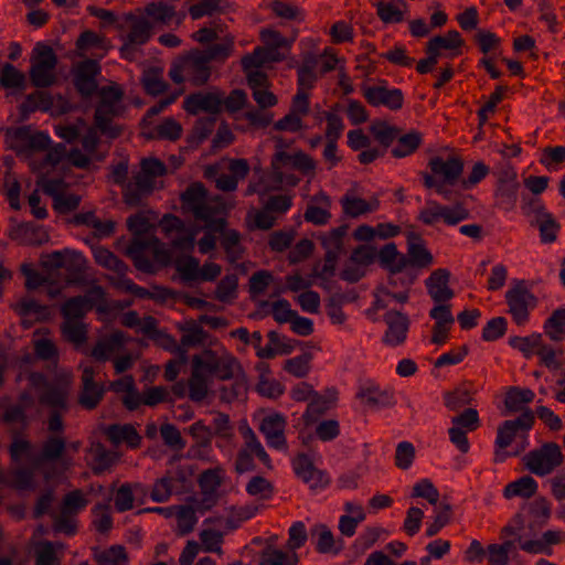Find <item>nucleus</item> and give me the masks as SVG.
<instances>
[{
	"label": "nucleus",
	"mask_w": 565,
	"mask_h": 565,
	"mask_svg": "<svg viewBox=\"0 0 565 565\" xmlns=\"http://www.w3.org/2000/svg\"><path fill=\"white\" fill-rule=\"evenodd\" d=\"M273 169L282 172L284 175H295L291 170H298L305 175H313L315 160L302 151L287 152L277 150L270 163Z\"/></svg>",
	"instance_id": "obj_19"
},
{
	"label": "nucleus",
	"mask_w": 565,
	"mask_h": 565,
	"mask_svg": "<svg viewBox=\"0 0 565 565\" xmlns=\"http://www.w3.org/2000/svg\"><path fill=\"white\" fill-rule=\"evenodd\" d=\"M94 557L99 565H128L126 551L120 545H113L106 550H96Z\"/></svg>",
	"instance_id": "obj_57"
},
{
	"label": "nucleus",
	"mask_w": 565,
	"mask_h": 565,
	"mask_svg": "<svg viewBox=\"0 0 565 565\" xmlns=\"http://www.w3.org/2000/svg\"><path fill=\"white\" fill-rule=\"evenodd\" d=\"M216 54V52L212 54L198 52L175 62L169 71L170 78L177 84L183 82H191L193 85L204 84L211 74L210 62Z\"/></svg>",
	"instance_id": "obj_5"
},
{
	"label": "nucleus",
	"mask_w": 565,
	"mask_h": 565,
	"mask_svg": "<svg viewBox=\"0 0 565 565\" xmlns=\"http://www.w3.org/2000/svg\"><path fill=\"white\" fill-rule=\"evenodd\" d=\"M156 178L151 174L146 173L145 171H140L136 177L134 182L127 184L124 196L126 203L130 205H137L140 203L141 199L149 194L156 186Z\"/></svg>",
	"instance_id": "obj_39"
},
{
	"label": "nucleus",
	"mask_w": 565,
	"mask_h": 565,
	"mask_svg": "<svg viewBox=\"0 0 565 565\" xmlns=\"http://www.w3.org/2000/svg\"><path fill=\"white\" fill-rule=\"evenodd\" d=\"M11 237L20 244L25 245H41L49 239V235L44 228L32 223H23L14 226L11 230Z\"/></svg>",
	"instance_id": "obj_41"
},
{
	"label": "nucleus",
	"mask_w": 565,
	"mask_h": 565,
	"mask_svg": "<svg viewBox=\"0 0 565 565\" xmlns=\"http://www.w3.org/2000/svg\"><path fill=\"white\" fill-rule=\"evenodd\" d=\"M183 487V479L178 473H167L153 484L151 499L154 502H166Z\"/></svg>",
	"instance_id": "obj_43"
},
{
	"label": "nucleus",
	"mask_w": 565,
	"mask_h": 565,
	"mask_svg": "<svg viewBox=\"0 0 565 565\" xmlns=\"http://www.w3.org/2000/svg\"><path fill=\"white\" fill-rule=\"evenodd\" d=\"M138 492H141V486L136 484H129L125 483L122 484L115 493L114 497V503L115 508L119 512H125L134 507L135 497Z\"/></svg>",
	"instance_id": "obj_60"
},
{
	"label": "nucleus",
	"mask_w": 565,
	"mask_h": 565,
	"mask_svg": "<svg viewBox=\"0 0 565 565\" xmlns=\"http://www.w3.org/2000/svg\"><path fill=\"white\" fill-rule=\"evenodd\" d=\"M311 540L316 550L322 554H337L342 550L341 541H337L331 530L324 524H316L311 530Z\"/></svg>",
	"instance_id": "obj_42"
},
{
	"label": "nucleus",
	"mask_w": 565,
	"mask_h": 565,
	"mask_svg": "<svg viewBox=\"0 0 565 565\" xmlns=\"http://www.w3.org/2000/svg\"><path fill=\"white\" fill-rule=\"evenodd\" d=\"M110 47V42L105 36L93 31L83 32L76 41L79 56L90 52L94 56L103 58Z\"/></svg>",
	"instance_id": "obj_38"
},
{
	"label": "nucleus",
	"mask_w": 565,
	"mask_h": 565,
	"mask_svg": "<svg viewBox=\"0 0 565 565\" xmlns=\"http://www.w3.org/2000/svg\"><path fill=\"white\" fill-rule=\"evenodd\" d=\"M356 397L361 399L363 404L372 408L390 406L393 399L392 394L382 390L377 384L371 381L360 386Z\"/></svg>",
	"instance_id": "obj_40"
},
{
	"label": "nucleus",
	"mask_w": 565,
	"mask_h": 565,
	"mask_svg": "<svg viewBox=\"0 0 565 565\" xmlns=\"http://www.w3.org/2000/svg\"><path fill=\"white\" fill-rule=\"evenodd\" d=\"M47 334L49 331L46 329L38 330L33 334L34 351L41 360H52L57 355V349Z\"/></svg>",
	"instance_id": "obj_56"
},
{
	"label": "nucleus",
	"mask_w": 565,
	"mask_h": 565,
	"mask_svg": "<svg viewBox=\"0 0 565 565\" xmlns=\"http://www.w3.org/2000/svg\"><path fill=\"white\" fill-rule=\"evenodd\" d=\"M377 252L370 245H361L353 249L341 277L350 282H355L365 276L367 267L375 262Z\"/></svg>",
	"instance_id": "obj_21"
},
{
	"label": "nucleus",
	"mask_w": 565,
	"mask_h": 565,
	"mask_svg": "<svg viewBox=\"0 0 565 565\" xmlns=\"http://www.w3.org/2000/svg\"><path fill=\"white\" fill-rule=\"evenodd\" d=\"M563 460L564 455L556 443H545L523 457L525 468L539 477L551 475L563 463Z\"/></svg>",
	"instance_id": "obj_11"
},
{
	"label": "nucleus",
	"mask_w": 565,
	"mask_h": 565,
	"mask_svg": "<svg viewBox=\"0 0 565 565\" xmlns=\"http://www.w3.org/2000/svg\"><path fill=\"white\" fill-rule=\"evenodd\" d=\"M89 154L78 149L67 151L64 145L57 143L43 158L32 159L30 166L39 174L65 177L72 167L86 168L90 162Z\"/></svg>",
	"instance_id": "obj_4"
},
{
	"label": "nucleus",
	"mask_w": 565,
	"mask_h": 565,
	"mask_svg": "<svg viewBox=\"0 0 565 565\" xmlns=\"http://www.w3.org/2000/svg\"><path fill=\"white\" fill-rule=\"evenodd\" d=\"M193 356L199 360V363L212 380L215 377L225 381L242 373L238 361L226 350H205Z\"/></svg>",
	"instance_id": "obj_9"
},
{
	"label": "nucleus",
	"mask_w": 565,
	"mask_h": 565,
	"mask_svg": "<svg viewBox=\"0 0 565 565\" xmlns=\"http://www.w3.org/2000/svg\"><path fill=\"white\" fill-rule=\"evenodd\" d=\"M223 97L216 92H200L188 96L183 100V108L191 115L201 111L215 115L221 111Z\"/></svg>",
	"instance_id": "obj_28"
},
{
	"label": "nucleus",
	"mask_w": 565,
	"mask_h": 565,
	"mask_svg": "<svg viewBox=\"0 0 565 565\" xmlns=\"http://www.w3.org/2000/svg\"><path fill=\"white\" fill-rule=\"evenodd\" d=\"M127 254L138 270L148 274L156 270L153 262L147 256L148 254L153 255L154 259L160 263L168 262L170 257L164 244L156 236L134 237L127 248Z\"/></svg>",
	"instance_id": "obj_6"
},
{
	"label": "nucleus",
	"mask_w": 565,
	"mask_h": 565,
	"mask_svg": "<svg viewBox=\"0 0 565 565\" xmlns=\"http://www.w3.org/2000/svg\"><path fill=\"white\" fill-rule=\"evenodd\" d=\"M296 552L282 551L273 545L266 546L259 556V565H297Z\"/></svg>",
	"instance_id": "obj_47"
},
{
	"label": "nucleus",
	"mask_w": 565,
	"mask_h": 565,
	"mask_svg": "<svg viewBox=\"0 0 565 565\" xmlns=\"http://www.w3.org/2000/svg\"><path fill=\"white\" fill-rule=\"evenodd\" d=\"M82 370L83 391L79 403L84 407L90 409L94 408L102 399L104 387L102 384L94 381L96 371L92 365H82Z\"/></svg>",
	"instance_id": "obj_35"
},
{
	"label": "nucleus",
	"mask_w": 565,
	"mask_h": 565,
	"mask_svg": "<svg viewBox=\"0 0 565 565\" xmlns=\"http://www.w3.org/2000/svg\"><path fill=\"white\" fill-rule=\"evenodd\" d=\"M450 273L445 268L434 270L426 279L428 295L436 303L448 302L454 297L449 287Z\"/></svg>",
	"instance_id": "obj_33"
},
{
	"label": "nucleus",
	"mask_w": 565,
	"mask_h": 565,
	"mask_svg": "<svg viewBox=\"0 0 565 565\" xmlns=\"http://www.w3.org/2000/svg\"><path fill=\"white\" fill-rule=\"evenodd\" d=\"M376 7L380 19L385 23H398L404 19L406 6L402 0H381Z\"/></svg>",
	"instance_id": "obj_50"
},
{
	"label": "nucleus",
	"mask_w": 565,
	"mask_h": 565,
	"mask_svg": "<svg viewBox=\"0 0 565 565\" xmlns=\"http://www.w3.org/2000/svg\"><path fill=\"white\" fill-rule=\"evenodd\" d=\"M223 469L217 467L202 472L199 479L201 499L198 500V509L205 512L214 507L218 499V489L222 484Z\"/></svg>",
	"instance_id": "obj_24"
},
{
	"label": "nucleus",
	"mask_w": 565,
	"mask_h": 565,
	"mask_svg": "<svg viewBox=\"0 0 565 565\" xmlns=\"http://www.w3.org/2000/svg\"><path fill=\"white\" fill-rule=\"evenodd\" d=\"M120 111V89L114 86L104 87L100 92V102L95 111L96 127H88L86 125L82 134V146L85 152H95L99 142L97 130L109 138H116L119 136L120 129L117 126L111 125V120L114 117L118 116Z\"/></svg>",
	"instance_id": "obj_1"
},
{
	"label": "nucleus",
	"mask_w": 565,
	"mask_h": 565,
	"mask_svg": "<svg viewBox=\"0 0 565 565\" xmlns=\"http://www.w3.org/2000/svg\"><path fill=\"white\" fill-rule=\"evenodd\" d=\"M414 282V276L409 273L392 274L387 284L375 291L374 306L377 309L386 308L391 301L405 303L409 298V288Z\"/></svg>",
	"instance_id": "obj_14"
},
{
	"label": "nucleus",
	"mask_w": 565,
	"mask_h": 565,
	"mask_svg": "<svg viewBox=\"0 0 565 565\" xmlns=\"http://www.w3.org/2000/svg\"><path fill=\"white\" fill-rule=\"evenodd\" d=\"M521 209L530 223L537 227L543 244H552L557 239L561 225L540 199H524Z\"/></svg>",
	"instance_id": "obj_8"
},
{
	"label": "nucleus",
	"mask_w": 565,
	"mask_h": 565,
	"mask_svg": "<svg viewBox=\"0 0 565 565\" xmlns=\"http://www.w3.org/2000/svg\"><path fill=\"white\" fill-rule=\"evenodd\" d=\"M363 96L372 106H384L391 110L402 108L404 97L398 88H388L386 85L364 86Z\"/></svg>",
	"instance_id": "obj_26"
},
{
	"label": "nucleus",
	"mask_w": 565,
	"mask_h": 565,
	"mask_svg": "<svg viewBox=\"0 0 565 565\" xmlns=\"http://www.w3.org/2000/svg\"><path fill=\"white\" fill-rule=\"evenodd\" d=\"M160 227L172 238V243L177 248L184 250L193 249L199 233L198 228L185 230L183 222L171 214H166L161 218Z\"/></svg>",
	"instance_id": "obj_22"
},
{
	"label": "nucleus",
	"mask_w": 565,
	"mask_h": 565,
	"mask_svg": "<svg viewBox=\"0 0 565 565\" xmlns=\"http://www.w3.org/2000/svg\"><path fill=\"white\" fill-rule=\"evenodd\" d=\"M505 300L509 313L516 324L523 326L529 320V313L536 307V297L526 288L523 281H516L507 292Z\"/></svg>",
	"instance_id": "obj_17"
},
{
	"label": "nucleus",
	"mask_w": 565,
	"mask_h": 565,
	"mask_svg": "<svg viewBox=\"0 0 565 565\" xmlns=\"http://www.w3.org/2000/svg\"><path fill=\"white\" fill-rule=\"evenodd\" d=\"M241 433L244 438V446L241 449L255 455L266 467L270 468L271 460L253 429L245 426L241 428Z\"/></svg>",
	"instance_id": "obj_53"
},
{
	"label": "nucleus",
	"mask_w": 565,
	"mask_h": 565,
	"mask_svg": "<svg viewBox=\"0 0 565 565\" xmlns=\"http://www.w3.org/2000/svg\"><path fill=\"white\" fill-rule=\"evenodd\" d=\"M38 184L53 198L54 207L61 213L75 210L81 202L79 195L66 191L67 183L60 175L39 174Z\"/></svg>",
	"instance_id": "obj_16"
},
{
	"label": "nucleus",
	"mask_w": 565,
	"mask_h": 565,
	"mask_svg": "<svg viewBox=\"0 0 565 565\" xmlns=\"http://www.w3.org/2000/svg\"><path fill=\"white\" fill-rule=\"evenodd\" d=\"M429 168L433 172L430 177L437 178L440 182L455 184L463 171V162L457 157H435L430 159Z\"/></svg>",
	"instance_id": "obj_30"
},
{
	"label": "nucleus",
	"mask_w": 565,
	"mask_h": 565,
	"mask_svg": "<svg viewBox=\"0 0 565 565\" xmlns=\"http://www.w3.org/2000/svg\"><path fill=\"white\" fill-rule=\"evenodd\" d=\"M152 25L143 17H131L128 19V30L122 40L141 46L146 44L151 36Z\"/></svg>",
	"instance_id": "obj_44"
},
{
	"label": "nucleus",
	"mask_w": 565,
	"mask_h": 565,
	"mask_svg": "<svg viewBox=\"0 0 565 565\" xmlns=\"http://www.w3.org/2000/svg\"><path fill=\"white\" fill-rule=\"evenodd\" d=\"M182 207L191 213L196 221L220 231L224 225L225 206L218 198H209L201 183L191 184L182 194Z\"/></svg>",
	"instance_id": "obj_2"
},
{
	"label": "nucleus",
	"mask_w": 565,
	"mask_h": 565,
	"mask_svg": "<svg viewBox=\"0 0 565 565\" xmlns=\"http://www.w3.org/2000/svg\"><path fill=\"white\" fill-rule=\"evenodd\" d=\"M469 216V210L461 202L444 205L435 200H427L425 206L419 211L418 220L429 226L436 225L439 222L448 226H456L468 220Z\"/></svg>",
	"instance_id": "obj_10"
},
{
	"label": "nucleus",
	"mask_w": 565,
	"mask_h": 565,
	"mask_svg": "<svg viewBox=\"0 0 565 565\" xmlns=\"http://www.w3.org/2000/svg\"><path fill=\"white\" fill-rule=\"evenodd\" d=\"M87 500L78 490L67 493L62 502L60 511L53 514V527L56 532L72 535L76 531L75 515L84 509Z\"/></svg>",
	"instance_id": "obj_18"
},
{
	"label": "nucleus",
	"mask_w": 565,
	"mask_h": 565,
	"mask_svg": "<svg viewBox=\"0 0 565 565\" xmlns=\"http://www.w3.org/2000/svg\"><path fill=\"white\" fill-rule=\"evenodd\" d=\"M534 423L533 413L527 409L520 417L511 420L503 422L497 431V438L494 441V461L503 462L510 452L505 449L511 446L519 430H529Z\"/></svg>",
	"instance_id": "obj_15"
},
{
	"label": "nucleus",
	"mask_w": 565,
	"mask_h": 565,
	"mask_svg": "<svg viewBox=\"0 0 565 565\" xmlns=\"http://www.w3.org/2000/svg\"><path fill=\"white\" fill-rule=\"evenodd\" d=\"M15 309L18 313L22 317V322L25 327H29L31 319L41 320L46 318L49 315V309L45 306H42L36 300L30 297L22 298L17 305Z\"/></svg>",
	"instance_id": "obj_49"
},
{
	"label": "nucleus",
	"mask_w": 565,
	"mask_h": 565,
	"mask_svg": "<svg viewBox=\"0 0 565 565\" xmlns=\"http://www.w3.org/2000/svg\"><path fill=\"white\" fill-rule=\"evenodd\" d=\"M330 209V196L326 192L320 191L309 200L303 215L305 220L315 225H326L331 218Z\"/></svg>",
	"instance_id": "obj_36"
},
{
	"label": "nucleus",
	"mask_w": 565,
	"mask_h": 565,
	"mask_svg": "<svg viewBox=\"0 0 565 565\" xmlns=\"http://www.w3.org/2000/svg\"><path fill=\"white\" fill-rule=\"evenodd\" d=\"M28 381L30 388L39 395L40 403L53 409L49 419V430L52 433L61 431L63 422L58 412L66 407L68 380L60 379L47 382L41 373H31Z\"/></svg>",
	"instance_id": "obj_3"
},
{
	"label": "nucleus",
	"mask_w": 565,
	"mask_h": 565,
	"mask_svg": "<svg viewBox=\"0 0 565 565\" xmlns=\"http://www.w3.org/2000/svg\"><path fill=\"white\" fill-rule=\"evenodd\" d=\"M180 329L182 331L180 343L184 349L203 344L207 335L203 328L193 321L186 322Z\"/></svg>",
	"instance_id": "obj_59"
},
{
	"label": "nucleus",
	"mask_w": 565,
	"mask_h": 565,
	"mask_svg": "<svg viewBox=\"0 0 565 565\" xmlns=\"http://www.w3.org/2000/svg\"><path fill=\"white\" fill-rule=\"evenodd\" d=\"M299 181L300 179L296 175L286 177L282 172L271 168L270 172H262L258 180L248 185L247 194L265 195L270 191L279 190L282 185L295 186Z\"/></svg>",
	"instance_id": "obj_27"
},
{
	"label": "nucleus",
	"mask_w": 565,
	"mask_h": 565,
	"mask_svg": "<svg viewBox=\"0 0 565 565\" xmlns=\"http://www.w3.org/2000/svg\"><path fill=\"white\" fill-rule=\"evenodd\" d=\"M514 552L515 545L512 540L507 539L502 544H490L487 547L488 564L507 565Z\"/></svg>",
	"instance_id": "obj_55"
},
{
	"label": "nucleus",
	"mask_w": 565,
	"mask_h": 565,
	"mask_svg": "<svg viewBox=\"0 0 565 565\" xmlns=\"http://www.w3.org/2000/svg\"><path fill=\"white\" fill-rule=\"evenodd\" d=\"M4 143L7 148L17 151L19 154L28 150H44L50 143L49 135L39 131L30 134L25 128H12L6 131Z\"/></svg>",
	"instance_id": "obj_20"
},
{
	"label": "nucleus",
	"mask_w": 565,
	"mask_h": 565,
	"mask_svg": "<svg viewBox=\"0 0 565 565\" xmlns=\"http://www.w3.org/2000/svg\"><path fill=\"white\" fill-rule=\"evenodd\" d=\"M534 392L530 388L510 387L507 392L504 405L510 413H516L534 399Z\"/></svg>",
	"instance_id": "obj_52"
},
{
	"label": "nucleus",
	"mask_w": 565,
	"mask_h": 565,
	"mask_svg": "<svg viewBox=\"0 0 565 565\" xmlns=\"http://www.w3.org/2000/svg\"><path fill=\"white\" fill-rule=\"evenodd\" d=\"M537 491V482L530 476L521 477L520 479L510 482L503 491L507 499L514 497L531 498Z\"/></svg>",
	"instance_id": "obj_51"
},
{
	"label": "nucleus",
	"mask_w": 565,
	"mask_h": 565,
	"mask_svg": "<svg viewBox=\"0 0 565 565\" xmlns=\"http://www.w3.org/2000/svg\"><path fill=\"white\" fill-rule=\"evenodd\" d=\"M541 342L542 335L540 333H533L527 337H513L509 340L510 345L519 350L527 359L533 354H537Z\"/></svg>",
	"instance_id": "obj_63"
},
{
	"label": "nucleus",
	"mask_w": 565,
	"mask_h": 565,
	"mask_svg": "<svg viewBox=\"0 0 565 565\" xmlns=\"http://www.w3.org/2000/svg\"><path fill=\"white\" fill-rule=\"evenodd\" d=\"M343 213L350 217H359L375 212L380 202L376 198L364 200L353 191H348L340 200Z\"/></svg>",
	"instance_id": "obj_37"
},
{
	"label": "nucleus",
	"mask_w": 565,
	"mask_h": 565,
	"mask_svg": "<svg viewBox=\"0 0 565 565\" xmlns=\"http://www.w3.org/2000/svg\"><path fill=\"white\" fill-rule=\"evenodd\" d=\"M93 308L99 313H106L109 309L105 290L100 286L92 287L84 296L68 299L62 306V313L65 319L81 320Z\"/></svg>",
	"instance_id": "obj_13"
},
{
	"label": "nucleus",
	"mask_w": 565,
	"mask_h": 565,
	"mask_svg": "<svg viewBox=\"0 0 565 565\" xmlns=\"http://www.w3.org/2000/svg\"><path fill=\"white\" fill-rule=\"evenodd\" d=\"M191 364V376L188 382L189 398L193 402H202L209 394L212 379L194 356Z\"/></svg>",
	"instance_id": "obj_34"
},
{
	"label": "nucleus",
	"mask_w": 565,
	"mask_h": 565,
	"mask_svg": "<svg viewBox=\"0 0 565 565\" xmlns=\"http://www.w3.org/2000/svg\"><path fill=\"white\" fill-rule=\"evenodd\" d=\"M286 426V417L280 413H270L262 419L259 430L265 436L266 443L270 448L287 451Z\"/></svg>",
	"instance_id": "obj_23"
},
{
	"label": "nucleus",
	"mask_w": 565,
	"mask_h": 565,
	"mask_svg": "<svg viewBox=\"0 0 565 565\" xmlns=\"http://www.w3.org/2000/svg\"><path fill=\"white\" fill-rule=\"evenodd\" d=\"M125 342V334L121 331H114L97 341L90 355L102 362L115 359L122 352Z\"/></svg>",
	"instance_id": "obj_32"
},
{
	"label": "nucleus",
	"mask_w": 565,
	"mask_h": 565,
	"mask_svg": "<svg viewBox=\"0 0 565 565\" xmlns=\"http://www.w3.org/2000/svg\"><path fill=\"white\" fill-rule=\"evenodd\" d=\"M30 63V78L35 87H49L55 83L57 56L50 45L36 43Z\"/></svg>",
	"instance_id": "obj_7"
},
{
	"label": "nucleus",
	"mask_w": 565,
	"mask_h": 565,
	"mask_svg": "<svg viewBox=\"0 0 565 565\" xmlns=\"http://www.w3.org/2000/svg\"><path fill=\"white\" fill-rule=\"evenodd\" d=\"M396 139L397 142L392 148V154L395 158H405L412 154L422 143V135L416 131H411Z\"/></svg>",
	"instance_id": "obj_58"
},
{
	"label": "nucleus",
	"mask_w": 565,
	"mask_h": 565,
	"mask_svg": "<svg viewBox=\"0 0 565 565\" xmlns=\"http://www.w3.org/2000/svg\"><path fill=\"white\" fill-rule=\"evenodd\" d=\"M383 319L387 327L383 335V343L392 348L403 344L409 329L408 317L399 311L388 310Z\"/></svg>",
	"instance_id": "obj_25"
},
{
	"label": "nucleus",
	"mask_w": 565,
	"mask_h": 565,
	"mask_svg": "<svg viewBox=\"0 0 565 565\" xmlns=\"http://www.w3.org/2000/svg\"><path fill=\"white\" fill-rule=\"evenodd\" d=\"M93 255L98 265L113 270L120 277L126 274L127 266L109 249L96 246L93 248Z\"/></svg>",
	"instance_id": "obj_54"
},
{
	"label": "nucleus",
	"mask_w": 565,
	"mask_h": 565,
	"mask_svg": "<svg viewBox=\"0 0 565 565\" xmlns=\"http://www.w3.org/2000/svg\"><path fill=\"white\" fill-rule=\"evenodd\" d=\"M99 72L100 66L96 60H85L74 67V83L81 94L89 96L96 90V76Z\"/></svg>",
	"instance_id": "obj_31"
},
{
	"label": "nucleus",
	"mask_w": 565,
	"mask_h": 565,
	"mask_svg": "<svg viewBox=\"0 0 565 565\" xmlns=\"http://www.w3.org/2000/svg\"><path fill=\"white\" fill-rule=\"evenodd\" d=\"M292 468L297 477L308 483L311 489L326 488L330 482L329 477L317 469L310 458L303 454L292 460Z\"/></svg>",
	"instance_id": "obj_29"
},
{
	"label": "nucleus",
	"mask_w": 565,
	"mask_h": 565,
	"mask_svg": "<svg viewBox=\"0 0 565 565\" xmlns=\"http://www.w3.org/2000/svg\"><path fill=\"white\" fill-rule=\"evenodd\" d=\"M224 0H193L189 7V14L193 20L211 17L223 11Z\"/></svg>",
	"instance_id": "obj_62"
},
{
	"label": "nucleus",
	"mask_w": 565,
	"mask_h": 565,
	"mask_svg": "<svg viewBox=\"0 0 565 565\" xmlns=\"http://www.w3.org/2000/svg\"><path fill=\"white\" fill-rule=\"evenodd\" d=\"M47 264L54 267H68L82 270L86 259L82 253L71 249L57 250L49 256Z\"/></svg>",
	"instance_id": "obj_48"
},
{
	"label": "nucleus",
	"mask_w": 565,
	"mask_h": 565,
	"mask_svg": "<svg viewBox=\"0 0 565 565\" xmlns=\"http://www.w3.org/2000/svg\"><path fill=\"white\" fill-rule=\"evenodd\" d=\"M106 435L114 445L127 444L131 448L140 445L141 437L136 428L130 424L110 425L106 429Z\"/></svg>",
	"instance_id": "obj_45"
},
{
	"label": "nucleus",
	"mask_w": 565,
	"mask_h": 565,
	"mask_svg": "<svg viewBox=\"0 0 565 565\" xmlns=\"http://www.w3.org/2000/svg\"><path fill=\"white\" fill-rule=\"evenodd\" d=\"M544 330L552 340H562L565 334V309L554 311L546 320Z\"/></svg>",
	"instance_id": "obj_64"
},
{
	"label": "nucleus",
	"mask_w": 565,
	"mask_h": 565,
	"mask_svg": "<svg viewBox=\"0 0 565 565\" xmlns=\"http://www.w3.org/2000/svg\"><path fill=\"white\" fill-rule=\"evenodd\" d=\"M147 15L154 22L162 24H180L184 14L177 13L174 7L158 2L151 3L146 8Z\"/></svg>",
	"instance_id": "obj_46"
},
{
	"label": "nucleus",
	"mask_w": 565,
	"mask_h": 565,
	"mask_svg": "<svg viewBox=\"0 0 565 565\" xmlns=\"http://www.w3.org/2000/svg\"><path fill=\"white\" fill-rule=\"evenodd\" d=\"M265 46L256 47L252 54L243 57L242 65L248 70L255 66H263L269 62H278L284 58L278 49L289 46L288 40L274 30H263L260 33Z\"/></svg>",
	"instance_id": "obj_12"
},
{
	"label": "nucleus",
	"mask_w": 565,
	"mask_h": 565,
	"mask_svg": "<svg viewBox=\"0 0 565 565\" xmlns=\"http://www.w3.org/2000/svg\"><path fill=\"white\" fill-rule=\"evenodd\" d=\"M199 511L198 509V501H195L194 507H188V505H178L174 516L177 518V526L181 534H186L191 532L198 518L195 515V512Z\"/></svg>",
	"instance_id": "obj_61"
}]
</instances>
